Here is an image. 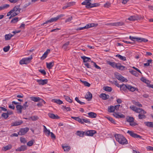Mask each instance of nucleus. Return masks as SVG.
<instances>
[{
    "instance_id": "nucleus-57",
    "label": "nucleus",
    "mask_w": 153,
    "mask_h": 153,
    "mask_svg": "<svg viewBox=\"0 0 153 153\" xmlns=\"http://www.w3.org/2000/svg\"><path fill=\"white\" fill-rule=\"evenodd\" d=\"M91 62L93 63H94V65L95 67V68H96L99 69H100L101 68L99 67V66H98L96 63L95 62H93V61H92Z\"/></svg>"
},
{
    "instance_id": "nucleus-46",
    "label": "nucleus",
    "mask_w": 153,
    "mask_h": 153,
    "mask_svg": "<svg viewBox=\"0 0 153 153\" xmlns=\"http://www.w3.org/2000/svg\"><path fill=\"white\" fill-rule=\"evenodd\" d=\"M103 89L105 91L108 92H111L112 90L111 87L108 86L103 87Z\"/></svg>"
},
{
    "instance_id": "nucleus-64",
    "label": "nucleus",
    "mask_w": 153,
    "mask_h": 153,
    "mask_svg": "<svg viewBox=\"0 0 153 153\" xmlns=\"http://www.w3.org/2000/svg\"><path fill=\"white\" fill-rule=\"evenodd\" d=\"M146 149L148 151H153V147L151 146H148Z\"/></svg>"
},
{
    "instance_id": "nucleus-26",
    "label": "nucleus",
    "mask_w": 153,
    "mask_h": 153,
    "mask_svg": "<svg viewBox=\"0 0 153 153\" xmlns=\"http://www.w3.org/2000/svg\"><path fill=\"white\" fill-rule=\"evenodd\" d=\"M14 35V34L12 35L11 33L6 34L5 35V39L6 40H10L11 37Z\"/></svg>"
},
{
    "instance_id": "nucleus-41",
    "label": "nucleus",
    "mask_w": 153,
    "mask_h": 153,
    "mask_svg": "<svg viewBox=\"0 0 153 153\" xmlns=\"http://www.w3.org/2000/svg\"><path fill=\"white\" fill-rule=\"evenodd\" d=\"M148 40L143 38L139 37L138 39V42H148Z\"/></svg>"
},
{
    "instance_id": "nucleus-45",
    "label": "nucleus",
    "mask_w": 153,
    "mask_h": 153,
    "mask_svg": "<svg viewBox=\"0 0 153 153\" xmlns=\"http://www.w3.org/2000/svg\"><path fill=\"white\" fill-rule=\"evenodd\" d=\"M129 72L132 74L133 75H134L136 77H137L138 76L139 74L136 71L134 70H132L130 71Z\"/></svg>"
},
{
    "instance_id": "nucleus-14",
    "label": "nucleus",
    "mask_w": 153,
    "mask_h": 153,
    "mask_svg": "<svg viewBox=\"0 0 153 153\" xmlns=\"http://www.w3.org/2000/svg\"><path fill=\"white\" fill-rule=\"evenodd\" d=\"M92 94L89 91H88L85 96V98L88 101H90L92 99Z\"/></svg>"
},
{
    "instance_id": "nucleus-13",
    "label": "nucleus",
    "mask_w": 153,
    "mask_h": 153,
    "mask_svg": "<svg viewBox=\"0 0 153 153\" xmlns=\"http://www.w3.org/2000/svg\"><path fill=\"white\" fill-rule=\"evenodd\" d=\"M108 25L111 26H118L124 25V23L122 22H117L109 23L108 24Z\"/></svg>"
},
{
    "instance_id": "nucleus-16",
    "label": "nucleus",
    "mask_w": 153,
    "mask_h": 153,
    "mask_svg": "<svg viewBox=\"0 0 153 153\" xmlns=\"http://www.w3.org/2000/svg\"><path fill=\"white\" fill-rule=\"evenodd\" d=\"M16 108L18 112L20 114H21L22 113V110L23 109L22 106L20 104H18L16 105Z\"/></svg>"
},
{
    "instance_id": "nucleus-29",
    "label": "nucleus",
    "mask_w": 153,
    "mask_h": 153,
    "mask_svg": "<svg viewBox=\"0 0 153 153\" xmlns=\"http://www.w3.org/2000/svg\"><path fill=\"white\" fill-rule=\"evenodd\" d=\"M71 118L82 124H84L83 122L82 121V119L79 117H72Z\"/></svg>"
},
{
    "instance_id": "nucleus-2",
    "label": "nucleus",
    "mask_w": 153,
    "mask_h": 153,
    "mask_svg": "<svg viewBox=\"0 0 153 153\" xmlns=\"http://www.w3.org/2000/svg\"><path fill=\"white\" fill-rule=\"evenodd\" d=\"M114 137L116 141L120 144L124 145L128 143L127 140L123 135L120 134H116Z\"/></svg>"
},
{
    "instance_id": "nucleus-44",
    "label": "nucleus",
    "mask_w": 153,
    "mask_h": 153,
    "mask_svg": "<svg viewBox=\"0 0 153 153\" xmlns=\"http://www.w3.org/2000/svg\"><path fill=\"white\" fill-rule=\"evenodd\" d=\"M64 98L67 101L70 103H71L72 102V100L70 99V97L68 96H67L64 95L63 96Z\"/></svg>"
},
{
    "instance_id": "nucleus-36",
    "label": "nucleus",
    "mask_w": 153,
    "mask_h": 153,
    "mask_svg": "<svg viewBox=\"0 0 153 153\" xmlns=\"http://www.w3.org/2000/svg\"><path fill=\"white\" fill-rule=\"evenodd\" d=\"M116 56L119 58L120 59L123 61L126 60V58L125 56H123L120 54H117L116 55Z\"/></svg>"
},
{
    "instance_id": "nucleus-42",
    "label": "nucleus",
    "mask_w": 153,
    "mask_h": 153,
    "mask_svg": "<svg viewBox=\"0 0 153 153\" xmlns=\"http://www.w3.org/2000/svg\"><path fill=\"white\" fill-rule=\"evenodd\" d=\"M129 38L131 40L133 41H137L138 42V39L139 38V37H132L131 36H130L129 37Z\"/></svg>"
},
{
    "instance_id": "nucleus-17",
    "label": "nucleus",
    "mask_w": 153,
    "mask_h": 153,
    "mask_svg": "<svg viewBox=\"0 0 153 153\" xmlns=\"http://www.w3.org/2000/svg\"><path fill=\"white\" fill-rule=\"evenodd\" d=\"M23 122V121L21 120L18 121H16L14 122L11 123V126H16L20 125Z\"/></svg>"
},
{
    "instance_id": "nucleus-56",
    "label": "nucleus",
    "mask_w": 153,
    "mask_h": 153,
    "mask_svg": "<svg viewBox=\"0 0 153 153\" xmlns=\"http://www.w3.org/2000/svg\"><path fill=\"white\" fill-rule=\"evenodd\" d=\"M18 17H15L12 19L11 21V22L13 23H15L17 22L18 21Z\"/></svg>"
},
{
    "instance_id": "nucleus-25",
    "label": "nucleus",
    "mask_w": 153,
    "mask_h": 153,
    "mask_svg": "<svg viewBox=\"0 0 153 153\" xmlns=\"http://www.w3.org/2000/svg\"><path fill=\"white\" fill-rule=\"evenodd\" d=\"M81 58L83 60V62H84L86 63L87 62H90L91 61V59L90 58L85 56H81Z\"/></svg>"
},
{
    "instance_id": "nucleus-6",
    "label": "nucleus",
    "mask_w": 153,
    "mask_h": 153,
    "mask_svg": "<svg viewBox=\"0 0 153 153\" xmlns=\"http://www.w3.org/2000/svg\"><path fill=\"white\" fill-rule=\"evenodd\" d=\"M115 75L116 78L119 80L123 82H127V80L125 78L121 75L119 74L118 73H116L115 74Z\"/></svg>"
},
{
    "instance_id": "nucleus-18",
    "label": "nucleus",
    "mask_w": 153,
    "mask_h": 153,
    "mask_svg": "<svg viewBox=\"0 0 153 153\" xmlns=\"http://www.w3.org/2000/svg\"><path fill=\"white\" fill-rule=\"evenodd\" d=\"M47 67L48 69H51L54 65V61H53L49 63H46Z\"/></svg>"
},
{
    "instance_id": "nucleus-61",
    "label": "nucleus",
    "mask_w": 153,
    "mask_h": 153,
    "mask_svg": "<svg viewBox=\"0 0 153 153\" xmlns=\"http://www.w3.org/2000/svg\"><path fill=\"white\" fill-rule=\"evenodd\" d=\"M9 6L10 5L8 4H4L2 5L3 10L9 7Z\"/></svg>"
},
{
    "instance_id": "nucleus-59",
    "label": "nucleus",
    "mask_w": 153,
    "mask_h": 153,
    "mask_svg": "<svg viewBox=\"0 0 153 153\" xmlns=\"http://www.w3.org/2000/svg\"><path fill=\"white\" fill-rule=\"evenodd\" d=\"M30 118L33 121H35L38 119V117L36 116H33L30 117Z\"/></svg>"
},
{
    "instance_id": "nucleus-58",
    "label": "nucleus",
    "mask_w": 153,
    "mask_h": 153,
    "mask_svg": "<svg viewBox=\"0 0 153 153\" xmlns=\"http://www.w3.org/2000/svg\"><path fill=\"white\" fill-rule=\"evenodd\" d=\"M111 4L110 3L108 2L104 4V7H109L111 6Z\"/></svg>"
},
{
    "instance_id": "nucleus-28",
    "label": "nucleus",
    "mask_w": 153,
    "mask_h": 153,
    "mask_svg": "<svg viewBox=\"0 0 153 153\" xmlns=\"http://www.w3.org/2000/svg\"><path fill=\"white\" fill-rule=\"evenodd\" d=\"M144 124L147 126L153 128V122H145Z\"/></svg>"
},
{
    "instance_id": "nucleus-8",
    "label": "nucleus",
    "mask_w": 153,
    "mask_h": 153,
    "mask_svg": "<svg viewBox=\"0 0 153 153\" xmlns=\"http://www.w3.org/2000/svg\"><path fill=\"white\" fill-rule=\"evenodd\" d=\"M29 129L28 128H21L20 129L19 134L21 135H24L28 131Z\"/></svg>"
},
{
    "instance_id": "nucleus-31",
    "label": "nucleus",
    "mask_w": 153,
    "mask_h": 153,
    "mask_svg": "<svg viewBox=\"0 0 153 153\" xmlns=\"http://www.w3.org/2000/svg\"><path fill=\"white\" fill-rule=\"evenodd\" d=\"M113 115L114 117L117 118H123L125 117L123 114H121L120 115H119L116 113H114Z\"/></svg>"
},
{
    "instance_id": "nucleus-34",
    "label": "nucleus",
    "mask_w": 153,
    "mask_h": 153,
    "mask_svg": "<svg viewBox=\"0 0 153 153\" xmlns=\"http://www.w3.org/2000/svg\"><path fill=\"white\" fill-rule=\"evenodd\" d=\"M89 116L92 118H95L97 116L96 114L94 112H91L88 113Z\"/></svg>"
},
{
    "instance_id": "nucleus-40",
    "label": "nucleus",
    "mask_w": 153,
    "mask_h": 153,
    "mask_svg": "<svg viewBox=\"0 0 153 153\" xmlns=\"http://www.w3.org/2000/svg\"><path fill=\"white\" fill-rule=\"evenodd\" d=\"M108 111L109 112H114L115 110L114 106H112L108 107Z\"/></svg>"
},
{
    "instance_id": "nucleus-52",
    "label": "nucleus",
    "mask_w": 153,
    "mask_h": 153,
    "mask_svg": "<svg viewBox=\"0 0 153 153\" xmlns=\"http://www.w3.org/2000/svg\"><path fill=\"white\" fill-rule=\"evenodd\" d=\"M34 140H31L29 141L27 143V145L29 146H31L33 144Z\"/></svg>"
},
{
    "instance_id": "nucleus-19",
    "label": "nucleus",
    "mask_w": 153,
    "mask_h": 153,
    "mask_svg": "<svg viewBox=\"0 0 153 153\" xmlns=\"http://www.w3.org/2000/svg\"><path fill=\"white\" fill-rule=\"evenodd\" d=\"M128 85H125L124 84L120 85V90L125 91L127 89H128Z\"/></svg>"
},
{
    "instance_id": "nucleus-5",
    "label": "nucleus",
    "mask_w": 153,
    "mask_h": 153,
    "mask_svg": "<svg viewBox=\"0 0 153 153\" xmlns=\"http://www.w3.org/2000/svg\"><path fill=\"white\" fill-rule=\"evenodd\" d=\"M32 59V56H31L30 57L23 58L20 60L19 63L21 65L27 64L30 62Z\"/></svg>"
},
{
    "instance_id": "nucleus-60",
    "label": "nucleus",
    "mask_w": 153,
    "mask_h": 153,
    "mask_svg": "<svg viewBox=\"0 0 153 153\" xmlns=\"http://www.w3.org/2000/svg\"><path fill=\"white\" fill-rule=\"evenodd\" d=\"M47 55H48L45 52L42 56L41 57V59L42 60L44 59L47 57Z\"/></svg>"
},
{
    "instance_id": "nucleus-39",
    "label": "nucleus",
    "mask_w": 153,
    "mask_h": 153,
    "mask_svg": "<svg viewBox=\"0 0 153 153\" xmlns=\"http://www.w3.org/2000/svg\"><path fill=\"white\" fill-rule=\"evenodd\" d=\"M29 105V104L28 103L27 101H26L22 105L23 107V110H26L27 108Z\"/></svg>"
},
{
    "instance_id": "nucleus-37",
    "label": "nucleus",
    "mask_w": 153,
    "mask_h": 153,
    "mask_svg": "<svg viewBox=\"0 0 153 153\" xmlns=\"http://www.w3.org/2000/svg\"><path fill=\"white\" fill-rule=\"evenodd\" d=\"M85 133L84 132L79 131H77L76 132L77 135L81 137H83L84 135H85Z\"/></svg>"
},
{
    "instance_id": "nucleus-22",
    "label": "nucleus",
    "mask_w": 153,
    "mask_h": 153,
    "mask_svg": "<svg viewBox=\"0 0 153 153\" xmlns=\"http://www.w3.org/2000/svg\"><path fill=\"white\" fill-rule=\"evenodd\" d=\"M98 25L97 24H95L94 23H92L91 24H87L85 26H84L85 28V29H88V28H89L91 27H93L95 26H97Z\"/></svg>"
},
{
    "instance_id": "nucleus-15",
    "label": "nucleus",
    "mask_w": 153,
    "mask_h": 153,
    "mask_svg": "<svg viewBox=\"0 0 153 153\" xmlns=\"http://www.w3.org/2000/svg\"><path fill=\"white\" fill-rule=\"evenodd\" d=\"M27 149V147L26 146L22 145L20 147L16 149V151H24L26 150Z\"/></svg>"
},
{
    "instance_id": "nucleus-12",
    "label": "nucleus",
    "mask_w": 153,
    "mask_h": 153,
    "mask_svg": "<svg viewBox=\"0 0 153 153\" xmlns=\"http://www.w3.org/2000/svg\"><path fill=\"white\" fill-rule=\"evenodd\" d=\"M36 81L38 83L39 85H43L47 83L48 79H37Z\"/></svg>"
},
{
    "instance_id": "nucleus-51",
    "label": "nucleus",
    "mask_w": 153,
    "mask_h": 153,
    "mask_svg": "<svg viewBox=\"0 0 153 153\" xmlns=\"http://www.w3.org/2000/svg\"><path fill=\"white\" fill-rule=\"evenodd\" d=\"M1 116L2 117H3L5 119H7L8 117V116L7 115V113H3L1 114Z\"/></svg>"
},
{
    "instance_id": "nucleus-50",
    "label": "nucleus",
    "mask_w": 153,
    "mask_h": 153,
    "mask_svg": "<svg viewBox=\"0 0 153 153\" xmlns=\"http://www.w3.org/2000/svg\"><path fill=\"white\" fill-rule=\"evenodd\" d=\"M62 148L64 151H69L70 149V147L69 146H62Z\"/></svg>"
},
{
    "instance_id": "nucleus-63",
    "label": "nucleus",
    "mask_w": 153,
    "mask_h": 153,
    "mask_svg": "<svg viewBox=\"0 0 153 153\" xmlns=\"http://www.w3.org/2000/svg\"><path fill=\"white\" fill-rule=\"evenodd\" d=\"M20 141L21 143H26V141L24 138H20Z\"/></svg>"
},
{
    "instance_id": "nucleus-7",
    "label": "nucleus",
    "mask_w": 153,
    "mask_h": 153,
    "mask_svg": "<svg viewBox=\"0 0 153 153\" xmlns=\"http://www.w3.org/2000/svg\"><path fill=\"white\" fill-rule=\"evenodd\" d=\"M127 133L133 137L140 138H141V136L137 134L136 133H134L132 131L128 130L127 131Z\"/></svg>"
},
{
    "instance_id": "nucleus-47",
    "label": "nucleus",
    "mask_w": 153,
    "mask_h": 153,
    "mask_svg": "<svg viewBox=\"0 0 153 153\" xmlns=\"http://www.w3.org/2000/svg\"><path fill=\"white\" fill-rule=\"evenodd\" d=\"M127 121L128 122L130 123H133L134 122V118L133 117H129L128 118H127Z\"/></svg>"
},
{
    "instance_id": "nucleus-55",
    "label": "nucleus",
    "mask_w": 153,
    "mask_h": 153,
    "mask_svg": "<svg viewBox=\"0 0 153 153\" xmlns=\"http://www.w3.org/2000/svg\"><path fill=\"white\" fill-rule=\"evenodd\" d=\"M99 4L98 3H95L93 4H91L90 8H91L94 7H97L99 5Z\"/></svg>"
},
{
    "instance_id": "nucleus-1",
    "label": "nucleus",
    "mask_w": 153,
    "mask_h": 153,
    "mask_svg": "<svg viewBox=\"0 0 153 153\" xmlns=\"http://www.w3.org/2000/svg\"><path fill=\"white\" fill-rule=\"evenodd\" d=\"M130 108L132 111L137 113H139L138 118L139 119H143L146 118L145 114L146 113V111L140 108H138L134 105H131L130 107Z\"/></svg>"
},
{
    "instance_id": "nucleus-27",
    "label": "nucleus",
    "mask_w": 153,
    "mask_h": 153,
    "mask_svg": "<svg viewBox=\"0 0 153 153\" xmlns=\"http://www.w3.org/2000/svg\"><path fill=\"white\" fill-rule=\"evenodd\" d=\"M30 98L31 100L35 102L39 101V100H41V99L39 97H30Z\"/></svg>"
},
{
    "instance_id": "nucleus-20",
    "label": "nucleus",
    "mask_w": 153,
    "mask_h": 153,
    "mask_svg": "<svg viewBox=\"0 0 153 153\" xmlns=\"http://www.w3.org/2000/svg\"><path fill=\"white\" fill-rule=\"evenodd\" d=\"M100 97L103 100H106L109 98V96L105 94H102L100 95Z\"/></svg>"
},
{
    "instance_id": "nucleus-11",
    "label": "nucleus",
    "mask_w": 153,
    "mask_h": 153,
    "mask_svg": "<svg viewBox=\"0 0 153 153\" xmlns=\"http://www.w3.org/2000/svg\"><path fill=\"white\" fill-rule=\"evenodd\" d=\"M90 1H91V0H85L81 4L86 5V8L90 7L91 4V3L90 2Z\"/></svg>"
},
{
    "instance_id": "nucleus-62",
    "label": "nucleus",
    "mask_w": 153,
    "mask_h": 153,
    "mask_svg": "<svg viewBox=\"0 0 153 153\" xmlns=\"http://www.w3.org/2000/svg\"><path fill=\"white\" fill-rule=\"evenodd\" d=\"M39 71L44 75H45L46 74V71L44 70L40 69L39 70Z\"/></svg>"
},
{
    "instance_id": "nucleus-48",
    "label": "nucleus",
    "mask_w": 153,
    "mask_h": 153,
    "mask_svg": "<svg viewBox=\"0 0 153 153\" xmlns=\"http://www.w3.org/2000/svg\"><path fill=\"white\" fill-rule=\"evenodd\" d=\"M140 80L142 81L145 83H146L147 84H148L149 83V80H148L146 79V78H145L144 77H141L140 79Z\"/></svg>"
},
{
    "instance_id": "nucleus-35",
    "label": "nucleus",
    "mask_w": 153,
    "mask_h": 153,
    "mask_svg": "<svg viewBox=\"0 0 153 153\" xmlns=\"http://www.w3.org/2000/svg\"><path fill=\"white\" fill-rule=\"evenodd\" d=\"M132 102L134 104L138 107H142V105L138 101H136L135 100H132Z\"/></svg>"
},
{
    "instance_id": "nucleus-30",
    "label": "nucleus",
    "mask_w": 153,
    "mask_h": 153,
    "mask_svg": "<svg viewBox=\"0 0 153 153\" xmlns=\"http://www.w3.org/2000/svg\"><path fill=\"white\" fill-rule=\"evenodd\" d=\"M12 146L10 144L3 147L2 150L5 151H6L10 149H11Z\"/></svg>"
},
{
    "instance_id": "nucleus-43",
    "label": "nucleus",
    "mask_w": 153,
    "mask_h": 153,
    "mask_svg": "<svg viewBox=\"0 0 153 153\" xmlns=\"http://www.w3.org/2000/svg\"><path fill=\"white\" fill-rule=\"evenodd\" d=\"M70 42L69 41H68L65 43L62 46V48L65 49V50H66L67 49V46L69 44Z\"/></svg>"
},
{
    "instance_id": "nucleus-3",
    "label": "nucleus",
    "mask_w": 153,
    "mask_h": 153,
    "mask_svg": "<svg viewBox=\"0 0 153 153\" xmlns=\"http://www.w3.org/2000/svg\"><path fill=\"white\" fill-rule=\"evenodd\" d=\"M20 5H16L11 10L13 13L11 15V16L14 17L19 14L21 9L19 8Z\"/></svg>"
},
{
    "instance_id": "nucleus-10",
    "label": "nucleus",
    "mask_w": 153,
    "mask_h": 153,
    "mask_svg": "<svg viewBox=\"0 0 153 153\" xmlns=\"http://www.w3.org/2000/svg\"><path fill=\"white\" fill-rule=\"evenodd\" d=\"M96 133V131L95 130H88L86 131L85 134V135L88 136H93L94 134Z\"/></svg>"
},
{
    "instance_id": "nucleus-54",
    "label": "nucleus",
    "mask_w": 153,
    "mask_h": 153,
    "mask_svg": "<svg viewBox=\"0 0 153 153\" xmlns=\"http://www.w3.org/2000/svg\"><path fill=\"white\" fill-rule=\"evenodd\" d=\"M10 48V46L9 45H8L3 48V50L5 52H7L9 51Z\"/></svg>"
},
{
    "instance_id": "nucleus-53",
    "label": "nucleus",
    "mask_w": 153,
    "mask_h": 153,
    "mask_svg": "<svg viewBox=\"0 0 153 153\" xmlns=\"http://www.w3.org/2000/svg\"><path fill=\"white\" fill-rule=\"evenodd\" d=\"M81 82L83 83L85 86L89 87L90 86V84L87 81H81Z\"/></svg>"
},
{
    "instance_id": "nucleus-9",
    "label": "nucleus",
    "mask_w": 153,
    "mask_h": 153,
    "mask_svg": "<svg viewBox=\"0 0 153 153\" xmlns=\"http://www.w3.org/2000/svg\"><path fill=\"white\" fill-rule=\"evenodd\" d=\"M116 68L121 71H124L127 70V68L122 65L120 63H117Z\"/></svg>"
},
{
    "instance_id": "nucleus-21",
    "label": "nucleus",
    "mask_w": 153,
    "mask_h": 153,
    "mask_svg": "<svg viewBox=\"0 0 153 153\" xmlns=\"http://www.w3.org/2000/svg\"><path fill=\"white\" fill-rule=\"evenodd\" d=\"M48 116L50 117L53 119H58L59 117L57 115H55L53 114L49 113Z\"/></svg>"
},
{
    "instance_id": "nucleus-23",
    "label": "nucleus",
    "mask_w": 153,
    "mask_h": 153,
    "mask_svg": "<svg viewBox=\"0 0 153 153\" xmlns=\"http://www.w3.org/2000/svg\"><path fill=\"white\" fill-rule=\"evenodd\" d=\"M128 90L132 92H134L135 90L137 91L138 90L137 88L134 87L131 85H128Z\"/></svg>"
},
{
    "instance_id": "nucleus-4",
    "label": "nucleus",
    "mask_w": 153,
    "mask_h": 153,
    "mask_svg": "<svg viewBox=\"0 0 153 153\" xmlns=\"http://www.w3.org/2000/svg\"><path fill=\"white\" fill-rule=\"evenodd\" d=\"M65 16V15L64 14H61L59 15H58L57 17H56L53 18H51L50 19L47 20L45 22L42 24V25H44L45 24H48V23H51L53 22L56 21L59 18L63 17Z\"/></svg>"
},
{
    "instance_id": "nucleus-49",
    "label": "nucleus",
    "mask_w": 153,
    "mask_h": 153,
    "mask_svg": "<svg viewBox=\"0 0 153 153\" xmlns=\"http://www.w3.org/2000/svg\"><path fill=\"white\" fill-rule=\"evenodd\" d=\"M106 118L110 121H111L112 123L114 124H116V123L114 120L111 117H106Z\"/></svg>"
},
{
    "instance_id": "nucleus-24",
    "label": "nucleus",
    "mask_w": 153,
    "mask_h": 153,
    "mask_svg": "<svg viewBox=\"0 0 153 153\" xmlns=\"http://www.w3.org/2000/svg\"><path fill=\"white\" fill-rule=\"evenodd\" d=\"M107 63L108 64L111 65L114 68H116L117 64V63H116L114 62H112L109 61H108L107 62Z\"/></svg>"
},
{
    "instance_id": "nucleus-32",
    "label": "nucleus",
    "mask_w": 153,
    "mask_h": 153,
    "mask_svg": "<svg viewBox=\"0 0 153 153\" xmlns=\"http://www.w3.org/2000/svg\"><path fill=\"white\" fill-rule=\"evenodd\" d=\"M52 102L56 103L59 105H60L63 103V102L62 100L59 99H53L52 100Z\"/></svg>"
},
{
    "instance_id": "nucleus-38",
    "label": "nucleus",
    "mask_w": 153,
    "mask_h": 153,
    "mask_svg": "<svg viewBox=\"0 0 153 153\" xmlns=\"http://www.w3.org/2000/svg\"><path fill=\"white\" fill-rule=\"evenodd\" d=\"M138 17L135 16H131L128 18V19L130 21H135L138 19Z\"/></svg>"
},
{
    "instance_id": "nucleus-33",
    "label": "nucleus",
    "mask_w": 153,
    "mask_h": 153,
    "mask_svg": "<svg viewBox=\"0 0 153 153\" xmlns=\"http://www.w3.org/2000/svg\"><path fill=\"white\" fill-rule=\"evenodd\" d=\"M45 104L46 103L45 102L43 99H41V100H39V102L37 104V105L38 107H41L43 106V103Z\"/></svg>"
}]
</instances>
